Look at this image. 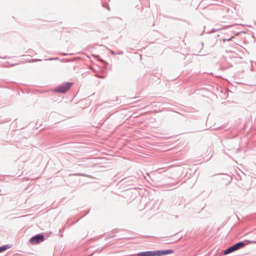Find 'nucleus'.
Returning <instances> with one entry per match:
<instances>
[{
	"label": "nucleus",
	"instance_id": "obj_1",
	"mask_svg": "<svg viewBox=\"0 0 256 256\" xmlns=\"http://www.w3.org/2000/svg\"><path fill=\"white\" fill-rule=\"evenodd\" d=\"M73 85L74 82H64L52 90V92H54L64 94H66Z\"/></svg>",
	"mask_w": 256,
	"mask_h": 256
},
{
	"label": "nucleus",
	"instance_id": "obj_2",
	"mask_svg": "<svg viewBox=\"0 0 256 256\" xmlns=\"http://www.w3.org/2000/svg\"><path fill=\"white\" fill-rule=\"evenodd\" d=\"M45 240L44 234L39 233L32 236L28 240L30 244L32 245L39 244Z\"/></svg>",
	"mask_w": 256,
	"mask_h": 256
},
{
	"label": "nucleus",
	"instance_id": "obj_3",
	"mask_svg": "<svg viewBox=\"0 0 256 256\" xmlns=\"http://www.w3.org/2000/svg\"><path fill=\"white\" fill-rule=\"evenodd\" d=\"M131 256H158V250H148L140 252L131 255Z\"/></svg>",
	"mask_w": 256,
	"mask_h": 256
},
{
	"label": "nucleus",
	"instance_id": "obj_4",
	"mask_svg": "<svg viewBox=\"0 0 256 256\" xmlns=\"http://www.w3.org/2000/svg\"><path fill=\"white\" fill-rule=\"evenodd\" d=\"M158 250V256H164L169 254H172L174 252V250L172 249L168 250Z\"/></svg>",
	"mask_w": 256,
	"mask_h": 256
},
{
	"label": "nucleus",
	"instance_id": "obj_5",
	"mask_svg": "<svg viewBox=\"0 0 256 256\" xmlns=\"http://www.w3.org/2000/svg\"><path fill=\"white\" fill-rule=\"evenodd\" d=\"M236 250L244 248L246 245V240L238 242L233 244Z\"/></svg>",
	"mask_w": 256,
	"mask_h": 256
},
{
	"label": "nucleus",
	"instance_id": "obj_6",
	"mask_svg": "<svg viewBox=\"0 0 256 256\" xmlns=\"http://www.w3.org/2000/svg\"><path fill=\"white\" fill-rule=\"evenodd\" d=\"M235 251H236L235 248L234 247V245H232L228 248L226 250H223L222 252L223 255L224 256L232 253Z\"/></svg>",
	"mask_w": 256,
	"mask_h": 256
},
{
	"label": "nucleus",
	"instance_id": "obj_7",
	"mask_svg": "<svg viewBox=\"0 0 256 256\" xmlns=\"http://www.w3.org/2000/svg\"><path fill=\"white\" fill-rule=\"evenodd\" d=\"M122 180H125L124 182L128 183L130 184H134L133 182L136 180L133 177H128L124 178Z\"/></svg>",
	"mask_w": 256,
	"mask_h": 256
},
{
	"label": "nucleus",
	"instance_id": "obj_8",
	"mask_svg": "<svg viewBox=\"0 0 256 256\" xmlns=\"http://www.w3.org/2000/svg\"><path fill=\"white\" fill-rule=\"evenodd\" d=\"M11 248V246L9 244L0 246V253L8 250V248Z\"/></svg>",
	"mask_w": 256,
	"mask_h": 256
},
{
	"label": "nucleus",
	"instance_id": "obj_9",
	"mask_svg": "<svg viewBox=\"0 0 256 256\" xmlns=\"http://www.w3.org/2000/svg\"><path fill=\"white\" fill-rule=\"evenodd\" d=\"M42 61V59L40 58H34V59H30L28 60L26 62L32 63V62H41Z\"/></svg>",
	"mask_w": 256,
	"mask_h": 256
},
{
	"label": "nucleus",
	"instance_id": "obj_10",
	"mask_svg": "<svg viewBox=\"0 0 256 256\" xmlns=\"http://www.w3.org/2000/svg\"><path fill=\"white\" fill-rule=\"evenodd\" d=\"M246 245H248V244H256V240H246Z\"/></svg>",
	"mask_w": 256,
	"mask_h": 256
},
{
	"label": "nucleus",
	"instance_id": "obj_11",
	"mask_svg": "<svg viewBox=\"0 0 256 256\" xmlns=\"http://www.w3.org/2000/svg\"><path fill=\"white\" fill-rule=\"evenodd\" d=\"M59 60V58L58 57H56V58H47V59H44V60Z\"/></svg>",
	"mask_w": 256,
	"mask_h": 256
},
{
	"label": "nucleus",
	"instance_id": "obj_12",
	"mask_svg": "<svg viewBox=\"0 0 256 256\" xmlns=\"http://www.w3.org/2000/svg\"><path fill=\"white\" fill-rule=\"evenodd\" d=\"M90 212V210H87V212H86V214H84L83 216H82L81 218H80L76 222H73L72 224H76L80 218H82L83 217L85 216L87 214H88Z\"/></svg>",
	"mask_w": 256,
	"mask_h": 256
},
{
	"label": "nucleus",
	"instance_id": "obj_13",
	"mask_svg": "<svg viewBox=\"0 0 256 256\" xmlns=\"http://www.w3.org/2000/svg\"><path fill=\"white\" fill-rule=\"evenodd\" d=\"M116 236L115 235V234H110V235H109L106 238H105V240H108L111 238H114V237H116Z\"/></svg>",
	"mask_w": 256,
	"mask_h": 256
},
{
	"label": "nucleus",
	"instance_id": "obj_14",
	"mask_svg": "<svg viewBox=\"0 0 256 256\" xmlns=\"http://www.w3.org/2000/svg\"><path fill=\"white\" fill-rule=\"evenodd\" d=\"M102 6L103 8H108V10H110V8L107 4H102Z\"/></svg>",
	"mask_w": 256,
	"mask_h": 256
},
{
	"label": "nucleus",
	"instance_id": "obj_15",
	"mask_svg": "<svg viewBox=\"0 0 256 256\" xmlns=\"http://www.w3.org/2000/svg\"><path fill=\"white\" fill-rule=\"evenodd\" d=\"M64 229H65V226L63 227L62 228V230L59 231V236H63L62 234V232L64 231Z\"/></svg>",
	"mask_w": 256,
	"mask_h": 256
},
{
	"label": "nucleus",
	"instance_id": "obj_16",
	"mask_svg": "<svg viewBox=\"0 0 256 256\" xmlns=\"http://www.w3.org/2000/svg\"><path fill=\"white\" fill-rule=\"evenodd\" d=\"M219 29H215V28H212L210 32L208 33H214L216 31H218Z\"/></svg>",
	"mask_w": 256,
	"mask_h": 256
},
{
	"label": "nucleus",
	"instance_id": "obj_17",
	"mask_svg": "<svg viewBox=\"0 0 256 256\" xmlns=\"http://www.w3.org/2000/svg\"><path fill=\"white\" fill-rule=\"evenodd\" d=\"M73 54H67V53H64V52H62L61 54V55L62 56H68V55H72Z\"/></svg>",
	"mask_w": 256,
	"mask_h": 256
},
{
	"label": "nucleus",
	"instance_id": "obj_18",
	"mask_svg": "<svg viewBox=\"0 0 256 256\" xmlns=\"http://www.w3.org/2000/svg\"><path fill=\"white\" fill-rule=\"evenodd\" d=\"M0 58H4V59H9L10 58V56H0Z\"/></svg>",
	"mask_w": 256,
	"mask_h": 256
},
{
	"label": "nucleus",
	"instance_id": "obj_19",
	"mask_svg": "<svg viewBox=\"0 0 256 256\" xmlns=\"http://www.w3.org/2000/svg\"><path fill=\"white\" fill-rule=\"evenodd\" d=\"M124 54L123 52L122 51H119L117 54H119V55H122Z\"/></svg>",
	"mask_w": 256,
	"mask_h": 256
},
{
	"label": "nucleus",
	"instance_id": "obj_20",
	"mask_svg": "<svg viewBox=\"0 0 256 256\" xmlns=\"http://www.w3.org/2000/svg\"><path fill=\"white\" fill-rule=\"evenodd\" d=\"M224 256L223 254H222V252H221L219 254L217 255V254H216L214 256Z\"/></svg>",
	"mask_w": 256,
	"mask_h": 256
},
{
	"label": "nucleus",
	"instance_id": "obj_21",
	"mask_svg": "<svg viewBox=\"0 0 256 256\" xmlns=\"http://www.w3.org/2000/svg\"><path fill=\"white\" fill-rule=\"evenodd\" d=\"M110 53L111 54H113V55H115L116 54L115 53V52L113 50H111L110 51Z\"/></svg>",
	"mask_w": 256,
	"mask_h": 256
},
{
	"label": "nucleus",
	"instance_id": "obj_22",
	"mask_svg": "<svg viewBox=\"0 0 256 256\" xmlns=\"http://www.w3.org/2000/svg\"><path fill=\"white\" fill-rule=\"evenodd\" d=\"M92 56L93 57H98V58H100V56L98 55H96V54H92Z\"/></svg>",
	"mask_w": 256,
	"mask_h": 256
},
{
	"label": "nucleus",
	"instance_id": "obj_23",
	"mask_svg": "<svg viewBox=\"0 0 256 256\" xmlns=\"http://www.w3.org/2000/svg\"><path fill=\"white\" fill-rule=\"evenodd\" d=\"M17 64H11V66H16V65H17Z\"/></svg>",
	"mask_w": 256,
	"mask_h": 256
},
{
	"label": "nucleus",
	"instance_id": "obj_24",
	"mask_svg": "<svg viewBox=\"0 0 256 256\" xmlns=\"http://www.w3.org/2000/svg\"><path fill=\"white\" fill-rule=\"evenodd\" d=\"M206 54H200V56H206Z\"/></svg>",
	"mask_w": 256,
	"mask_h": 256
},
{
	"label": "nucleus",
	"instance_id": "obj_25",
	"mask_svg": "<svg viewBox=\"0 0 256 256\" xmlns=\"http://www.w3.org/2000/svg\"><path fill=\"white\" fill-rule=\"evenodd\" d=\"M234 38V36H232V38H230V39H232V38ZM226 40H230V39H226Z\"/></svg>",
	"mask_w": 256,
	"mask_h": 256
},
{
	"label": "nucleus",
	"instance_id": "obj_26",
	"mask_svg": "<svg viewBox=\"0 0 256 256\" xmlns=\"http://www.w3.org/2000/svg\"><path fill=\"white\" fill-rule=\"evenodd\" d=\"M201 44H202V47H203V46H204V42H201Z\"/></svg>",
	"mask_w": 256,
	"mask_h": 256
},
{
	"label": "nucleus",
	"instance_id": "obj_27",
	"mask_svg": "<svg viewBox=\"0 0 256 256\" xmlns=\"http://www.w3.org/2000/svg\"><path fill=\"white\" fill-rule=\"evenodd\" d=\"M222 69L223 70H226V68H222Z\"/></svg>",
	"mask_w": 256,
	"mask_h": 256
},
{
	"label": "nucleus",
	"instance_id": "obj_28",
	"mask_svg": "<svg viewBox=\"0 0 256 256\" xmlns=\"http://www.w3.org/2000/svg\"><path fill=\"white\" fill-rule=\"evenodd\" d=\"M202 51V48L200 50V53H201Z\"/></svg>",
	"mask_w": 256,
	"mask_h": 256
},
{
	"label": "nucleus",
	"instance_id": "obj_29",
	"mask_svg": "<svg viewBox=\"0 0 256 256\" xmlns=\"http://www.w3.org/2000/svg\"><path fill=\"white\" fill-rule=\"evenodd\" d=\"M122 238H118V239H122Z\"/></svg>",
	"mask_w": 256,
	"mask_h": 256
},
{
	"label": "nucleus",
	"instance_id": "obj_30",
	"mask_svg": "<svg viewBox=\"0 0 256 256\" xmlns=\"http://www.w3.org/2000/svg\"><path fill=\"white\" fill-rule=\"evenodd\" d=\"M101 251H102V250H100L98 251V252H100Z\"/></svg>",
	"mask_w": 256,
	"mask_h": 256
}]
</instances>
